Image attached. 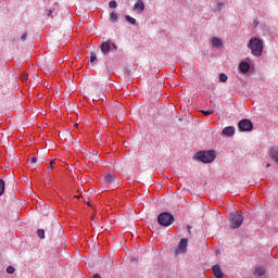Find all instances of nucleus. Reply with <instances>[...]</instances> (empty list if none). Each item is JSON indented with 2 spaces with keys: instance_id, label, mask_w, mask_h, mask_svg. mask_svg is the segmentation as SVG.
<instances>
[{
  "instance_id": "39448f33",
  "label": "nucleus",
  "mask_w": 278,
  "mask_h": 278,
  "mask_svg": "<svg viewBox=\"0 0 278 278\" xmlns=\"http://www.w3.org/2000/svg\"><path fill=\"white\" fill-rule=\"evenodd\" d=\"M238 127L240 131H253V122L251 119H242L239 122Z\"/></svg>"
},
{
  "instance_id": "c9c22d12",
  "label": "nucleus",
  "mask_w": 278,
  "mask_h": 278,
  "mask_svg": "<svg viewBox=\"0 0 278 278\" xmlns=\"http://www.w3.org/2000/svg\"><path fill=\"white\" fill-rule=\"evenodd\" d=\"M74 127H77V124H75Z\"/></svg>"
},
{
  "instance_id": "0eeeda50",
  "label": "nucleus",
  "mask_w": 278,
  "mask_h": 278,
  "mask_svg": "<svg viewBox=\"0 0 278 278\" xmlns=\"http://www.w3.org/2000/svg\"><path fill=\"white\" fill-rule=\"evenodd\" d=\"M101 52L103 53V55H108V53H110V51H112V39H109L104 42L101 43L100 46Z\"/></svg>"
},
{
  "instance_id": "b1692460",
  "label": "nucleus",
  "mask_w": 278,
  "mask_h": 278,
  "mask_svg": "<svg viewBox=\"0 0 278 278\" xmlns=\"http://www.w3.org/2000/svg\"><path fill=\"white\" fill-rule=\"evenodd\" d=\"M227 74H220L219 75V81H223V83H225V81H227Z\"/></svg>"
},
{
  "instance_id": "a878e982",
  "label": "nucleus",
  "mask_w": 278,
  "mask_h": 278,
  "mask_svg": "<svg viewBox=\"0 0 278 278\" xmlns=\"http://www.w3.org/2000/svg\"><path fill=\"white\" fill-rule=\"evenodd\" d=\"M111 49H114L115 51H118V46L111 41Z\"/></svg>"
},
{
  "instance_id": "393cba45",
  "label": "nucleus",
  "mask_w": 278,
  "mask_h": 278,
  "mask_svg": "<svg viewBox=\"0 0 278 278\" xmlns=\"http://www.w3.org/2000/svg\"><path fill=\"white\" fill-rule=\"evenodd\" d=\"M201 112L204 114V116H210L211 114H214V111L212 110L201 111Z\"/></svg>"
},
{
  "instance_id": "7ed1b4c3",
  "label": "nucleus",
  "mask_w": 278,
  "mask_h": 278,
  "mask_svg": "<svg viewBox=\"0 0 278 278\" xmlns=\"http://www.w3.org/2000/svg\"><path fill=\"white\" fill-rule=\"evenodd\" d=\"M244 223V216L238 212H233L230 214V227L231 229H240Z\"/></svg>"
},
{
  "instance_id": "f8f14e48",
  "label": "nucleus",
  "mask_w": 278,
  "mask_h": 278,
  "mask_svg": "<svg viewBox=\"0 0 278 278\" xmlns=\"http://www.w3.org/2000/svg\"><path fill=\"white\" fill-rule=\"evenodd\" d=\"M223 134H224V136H228V138H231V136H233V134H236V128H233V126L225 127L223 129Z\"/></svg>"
},
{
  "instance_id": "c756f323",
  "label": "nucleus",
  "mask_w": 278,
  "mask_h": 278,
  "mask_svg": "<svg viewBox=\"0 0 278 278\" xmlns=\"http://www.w3.org/2000/svg\"><path fill=\"white\" fill-rule=\"evenodd\" d=\"M21 40H23V41L27 40V33H24V34L21 36Z\"/></svg>"
},
{
  "instance_id": "1a4fd4ad",
  "label": "nucleus",
  "mask_w": 278,
  "mask_h": 278,
  "mask_svg": "<svg viewBox=\"0 0 278 278\" xmlns=\"http://www.w3.org/2000/svg\"><path fill=\"white\" fill-rule=\"evenodd\" d=\"M239 70L243 73V74H247L251 71V64H249V62H241L239 64Z\"/></svg>"
},
{
  "instance_id": "2eb2a0df",
  "label": "nucleus",
  "mask_w": 278,
  "mask_h": 278,
  "mask_svg": "<svg viewBox=\"0 0 278 278\" xmlns=\"http://www.w3.org/2000/svg\"><path fill=\"white\" fill-rule=\"evenodd\" d=\"M212 45H213V47H216L218 49V48L223 47V40L218 37H214L212 39Z\"/></svg>"
},
{
  "instance_id": "f3484780",
  "label": "nucleus",
  "mask_w": 278,
  "mask_h": 278,
  "mask_svg": "<svg viewBox=\"0 0 278 278\" xmlns=\"http://www.w3.org/2000/svg\"><path fill=\"white\" fill-rule=\"evenodd\" d=\"M110 21H111V23H116L118 21V14L111 13L110 14Z\"/></svg>"
},
{
  "instance_id": "6ab92c4d",
  "label": "nucleus",
  "mask_w": 278,
  "mask_h": 278,
  "mask_svg": "<svg viewBox=\"0 0 278 278\" xmlns=\"http://www.w3.org/2000/svg\"><path fill=\"white\" fill-rule=\"evenodd\" d=\"M5 190V181L3 179H0V197L3 194Z\"/></svg>"
},
{
  "instance_id": "4be33fe9",
  "label": "nucleus",
  "mask_w": 278,
  "mask_h": 278,
  "mask_svg": "<svg viewBox=\"0 0 278 278\" xmlns=\"http://www.w3.org/2000/svg\"><path fill=\"white\" fill-rule=\"evenodd\" d=\"M90 62H91V64H93V62H97V53H94V52L90 53Z\"/></svg>"
},
{
  "instance_id": "7c9ffc66",
  "label": "nucleus",
  "mask_w": 278,
  "mask_h": 278,
  "mask_svg": "<svg viewBox=\"0 0 278 278\" xmlns=\"http://www.w3.org/2000/svg\"><path fill=\"white\" fill-rule=\"evenodd\" d=\"M189 233L191 232L192 226H187Z\"/></svg>"
},
{
  "instance_id": "e433bc0d",
  "label": "nucleus",
  "mask_w": 278,
  "mask_h": 278,
  "mask_svg": "<svg viewBox=\"0 0 278 278\" xmlns=\"http://www.w3.org/2000/svg\"><path fill=\"white\" fill-rule=\"evenodd\" d=\"M97 157H98V156H97V152H96V160H97Z\"/></svg>"
},
{
  "instance_id": "c85d7f7f",
  "label": "nucleus",
  "mask_w": 278,
  "mask_h": 278,
  "mask_svg": "<svg viewBox=\"0 0 278 278\" xmlns=\"http://www.w3.org/2000/svg\"><path fill=\"white\" fill-rule=\"evenodd\" d=\"M257 25H260V20L254 18V21H253V27L255 28V27H257Z\"/></svg>"
},
{
  "instance_id": "a211bd4d",
  "label": "nucleus",
  "mask_w": 278,
  "mask_h": 278,
  "mask_svg": "<svg viewBox=\"0 0 278 278\" xmlns=\"http://www.w3.org/2000/svg\"><path fill=\"white\" fill-rule=\"evenodd\" d=\"M125 18L130 25H136V18L131 17L130 15H126Z\"/></svg>"
},
{
  "instance_id": "20e7f679",
  "label": "nucleus",
  "mask_w": 278,
  "mask_h": 278,
  "mask_svg": "<svg viewBox=\"0 0 278 278\" xmlns=\"http://www.w3.org/2000/svg\"><path fill=\"white\" fill-rule=\"evenodd\" d=\"M159 225L162 227H170L175 223V217L170 213H161L157 217Z\"/></svg>"
},
{
  "instance_id": "72a5a7b5",
  "label": "nucleus",
  "mask_w": 278,
  "mask_h": 278,
  "mask_svg": "<svg viewBox=\"0 0 278 278\" xmlns=\"http://www.w3.org/2000/svg\"><path fill=\"white\" fill-rule=\"evenodd\" d=\"M266 167H267V168L270 167V164L268 163V164L266 165Z\"/></svg>"
},
{
  "instance_id": "6e6552de",
  "label": "nucleus",
  "mask_w": 278,
  "mask_h": 278,
  "mask_svg": "<svg viewBox=\"0 0 278 278\" xmlns=\"http://www.w3.org/2000/svg\"><path fill=\"white\" fill-rule=\"evenodd\" d=\"M109 112L111 114H121L123 112V105L119 102L113 103L109 106Z\"/></svg>"
},
{
  "instance_id": "423d86ee",
  "label": "nucleus",
  "mask_w": 278,
  "mask_h": 278,
  "mask_svg": "<svg viewBox=\"0 0 278 278\" xmlns=\"http://www.w3.org/2000/svg\"><path fill=\"white\" fill-rule=\"evenodd\" d=\"M187 250H188V239H181L176 249V255H179L180 253H186Z\"/></svg>"
},
{
  "instance_id": "473e14b6",
  "label": "nucleus",
  "mask_w": 278,
  "mask_h": 278,
  "mask_svg": "<svg viewBox=\"0 0 278 278\" xmlns=\"http://www.w3.org/2000/svg\"><path fill=\"white\" fill-rule=\"evenodd\" d=\"M93 101H99V98L97 97V98H93Z\"/></svg>"
},
{
  "instance_id": "bb28decb",
  "label": "nucleus",
  "mask_w": 278,
  "mask_h": 278,
  "mask_svg": "<svg viewBox=\"0 0 278 278\" xmlns=\"http://www.w3.org/2000/svg\"><path fill=\"white\" fill-rule=\"evenodd\" d=\"M36 162H38V157L31 156L30 157V164H36Z\"/></svg>"
},
{
  "instance_id": "f03ea898",
  "label": "nucleus",
  "mask_w": 278,
  "mask_h": 278,
  "mask_svg": "<svg viewBox=\"0 0 278 278\" xmlns=\"http://www.w3.org/2000/svg\"><path fill=\"white\" fill-rule=\"evenodd\" d=\"M194 160L202 162L203 164H212L214 160H216V151L208 150V151H200L197 152L194 155Z\"/></svg>"
},
{
  "instance_id": "9b49d317",
  "label": "nucleus",
  "mask_w": 278,
  "mask_h": 278,
  "mask_svg": "<svg viewBox=\"0 0 278 278\" xmlns=\"http://www.w3.org/2000/svg\"><path fill=\"white\" fill-rule=\"evenodd\" d=\"M132 10H134L135 12H140V13L144 12V2H142V0H138V1L135 3Z\"/></svg>"
},
{
  "instance_id": "f257e3e1",
  "label": "nucleus",
  "mask_w": 278,
  "mask_h": 278,
  "mask_svg": "<svg viewBox=\"0 0 278 278\" xmlns=\"http://www.w3.org/2000/svg\"><path fill=\"white\" fill-rule=\"evenodd\" d=\"M248 49L251 50V54L255 58H262V53H264V41L257 37H253L248 42Z\"/></svg>"
},
{
  "instance_id": "ddd939ff",
  "label": "nucleus",
  "mask_w": 278,
  "mask_h": 278,
  "mask_svg": "<svg viewBox=\"0 0 278 278\" xmlns=\"http://www.w3.org/2000/svg\"><path fill=\"white\" fill-rule=\"evenodd\" d=\"M215 278H223V270L220 269L219 265H214L212 267Z\"/></svg>"
},
{
  "instance_id": "2f4dec72",
  "label": "nucleus",
  "mask_w": 278,
  "mask_h": 278,
  "mask_svg": "<svg viewBox=\"0 0 278 278\" xmlns=\"http://www.w3.org/2000/svg\"><path fill=\"white\" fill-rule=\"evenodd\" d=\"M53 11H49L48 16H53Z\"/></svg>"
},
{
  "instance_id": "f704fd0d",
  "label": "nucleus",
  "mask_w": 278,
  "mask_h": 278,
  "mask_svg": "<svg viewBox=\"0 0 278 278\" xmlns=\"http://www.w3.org/2000/svg\"><path fill=\"white\" fill-rule=\"evenodd\" d=\"M219 7L223 8V3H219Z\"/></svg>"
},
{
  "instance_id": "4c0bfd02",
  "label": "nucleus",
  "mask_w": 278,
  "mask_h": 278,
  "mask_svg": "<svg viewBox=\"0 0 278 278\" xmlns=\"http://www.w3.org/2000/svg\"><path fill=\"white\" fill-rule=\"evenodd\" d=\"M87 205H90V202H88Z\"/></svg>"
},
{
  "instance_id": "5701e85b",
  "label": "nucleus",
  "mask_w": 278,
  "mask_h": 278,
  "mask_svg": "<svg viewBox=\"0 0 278 278\" xmlns=\"http://www.w3.org/2000/svg\"><path fill=\"white\" fill-rule=\"evenodd\" d=\"M109 7L112 9H116V8H118V3L113 0V1L109 2Z\"/></svg>"
},
{
  "instance_id": "412c9836",
  "label": "nucleus",
  "mask_w": 278,
  "mask_h": 278,
  "mask_svg": "<svg viewBox=\"0 0 278 278\" xmlns=\"http://www.w3.org/2000/svg\"><path fill=\"white\" fill-rule=\"evenodd\" d=\"M37 236H38L41 240H43V238H45V229H38V230H37Z\"/></svg>"
},
{
  "instance_id": "9d476101",
  "label": "nucleus",
  "mask_w": 278,
  "mask_h": 278,
  "mask_svg": "<svg viewBox=\"0 0 278 278\" xmlns=\"http://www.w3.org/2000/svg\"><path fill=\"white\" fill-rule=\"evenodd\" d=\"M269 157L278 164V146L270 149Z\"/></svg>"
},
{
  "instance_id": "cd10ccee",
  "label": "nucleus",
  "mask_w": 278,
  "mask_h": 278,
  "mask_svg": "<svg viewBox=\"0 0 278 278\" xmlns=\"http://www.w3.org/2000/svg\"><path fill=\"white\" fill-rule=\"evenodd\" d=\"M53 164H55V160H52L50 162V166L48 167V170H53Z\"/></svg>"
},
{
  "instance_id": "4468645a",
  "label": "nucleus",
  "mask_w": 278,
  "mask_h": 278,
  "mask_svg": "<svg viewBox=\"0 0 278 278\" xmlns=\"http://www.w3.org/2000/svg\"><path fill=\"white\" fill-rule=\"evenodd\" d=\"M115 179H116V176H114V174H106L104 176V181H105V184H108V186H112V184H114Z\"/></svg>"
},
{
  "instance_id": "aec40b11",
  "label": "nucleus",
  "mask_w": 278,
  "mask_h": 278,
  "mask_svg": "<svg viewBox=\"0 0 278 278\" xmlns=\"http://www.w3.org/2000/svg\"><path fill=\"white\" fill-rule=\"evenodd\" d=\"M15 268H14V266H8L7 267V273H8V275H14V273H15Z\"/></svg>"
},
{
  "instance_id": "dca6fc26",
  "label": "nucleus",
  "mask_w": 278,
  "mask_h": 278,
  "mask_svg": "<svg viewBox=\"0 0 278 278\" xmlns=\"http://www.w3.org/2000/svg\"><path fill=\"white\" fill-rule=\"evenodd\" d=\"M254 275L256 277H264V275H266V270L262 267H258L255 269Z\"/></svg>"
}]
</instances>
